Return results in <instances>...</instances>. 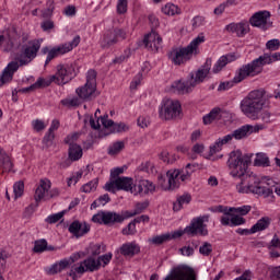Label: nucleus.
<instances>
[{
    "label": "nucleus",
    "mask_w": 280,
    "mask_h": 280,
    "mask_svg": "<svg viewBox=\"0 0 280 280\" xmlns=\"http://www.w3.org/2000/svg\"><path fill=\"white\" fill-rule=\"evenodd\" d=\"M205 34L201 33L192 39L188 46L173 50L170 55V59L173 65L180 67V65L189 62L194 56H198V54H200L199 47L205 43Z\"/></svg>",
    "instance_id": "39448f33"
},
{
    "label": "nucleus",
    "mask_w": 280,
    "mask_h": 280,
    "mask_svg": "<svg viewBox=\"0 0 280 280\" xmlns=\"http://www.w3.org/2000/svg\"><path fill=\"white\" fill-rule=\"evenodd\" d=\"M242 224H246V219L240 215H233L231 218V226H242Z\"/></svg>",
    "instance_id": "5fc2aeb1"
},
{
    "label": "nucleus",
    "mask_w": 280,
    "mask_h": 280,
    "mask_svg": "<svg viewBox=\"0 0 280 280\" xmlns=\"http://www.w3.org/2000/svg\"><path fill=\"white\" fill-rule=\"evenodd\" d=\"M126 12H128V0H118L117 13L126 14Z\"/></svg>",
    "instance_id": "3c124183"
},
{
    "label": "nucleus",
    "mask_w": 280,
    "mask_h": 280,
    "mask_svg": "<svg viewBox=\"0 0 280 280\" xmlns=\"http://www.w3.org/2000/svg\"><path fill=\"white\" fill-rule=\"evenodd\" d=\"M126 220V217L117 212L104 211V224H121Z\"/></svg>",
    "instance_id": "bb28decb"
},
{
    "label": "nucleus",
    "mask_w": 280,
    "mask_h": 280,
    "mask_svg": "<svg viewBox=\"0 0 280 280\" xmlns=\"http://www.w3.org/2000/svg\"><path fill=\"white\" fill-rule=\"evenodd\" d=\"M75 93L83 102H91L100 95V93H97V72L95 70L88 71L86 83L78 88Z\"/></svg>",
    "instance_id": "0eeeda50"
},
{
    "label": "nucleus",
    "mask_w": 280,
    "mask_h": 280,
    "mask_svg": "<svg viewBox=\"0 0 280 280\" xmlns=\"http://www.w3.org/2000/svg\"><path fill=\"white\" fill-rule=\"evenodd\" d=\"M101 122L104 128H110L113 130L115 126V121L108 119V115L101 116Z\"/></svg>",
    "instance_id": "13d9d810"
},
{
    "label": "nucleus",
    "mask_w": 280,
    "mask_h": 280,
    "mask_svg": "<svg viewBox=\"0 0 280 280\" xmlns=\"http://www.w3.org/2000/svg\"><path fill=\"white\" fill-rule=\"evenodd\" d=\"M259 130H264V125H245L241 128L234 130L232 133L228 135L226 137H231V141L233 139L240 140V139H246V137H250L253 132H259Z\"/></svg>",
    "instance_id": "4468645a"
},
{
    "label": "nucleus",
    "mask_w": 280,
    "mask_h": 280,
    "mask_svg": "<svg viewBox=\"0 0 280 280\" xmlns=\"http://www.w3.org/2000/svg\"><path fill=\"white\" fill-rule=\"evenodd\" d=\"M58 56H60V52L58 51L57 47L50 49L46 58V65H49L54 60V58H58Z\"/></svg>",
    "instance_id": "4d7b16f0"
},
{
    "label": "nucleus",
    "mask_w": 280,
    "mask_h": 280,
    "mask_svg": "<svg viewBox=\"0 0 280 280\" xmlns=\"http://www.w3.org/2000/svg\"><path fill=\"white\" fill-rule=\"evenodd\" d=\"M210 71L211 66L209 65V61H207L205 66H201L197 71L190 73V80L186 82L177 81L173 83L172 88L176 93H179V95L191 93V91H194L198 84H202V82L207 80Z\"/></svg>",
    "instance_id": "423d86ee"
},
{
    "label": "nucleus",
    "mask_w": 280,
    "mask_h": 280,
    "mask_svg": "<svg viewBox=\"0 0 280 280\" xmlns=\"http://www.w3.org/2000/svg\"><path fill=\"white\" fill-rule=\"evenodd\" d=\"M168 178L167 185L163 186L165 191H174V189H178L180 187V171L179 170H170L166 173Z\"/></svg>",
    "instance_id": "a211bd4d"
},
{
    "label": "nucleus",
    "mask_w": 280,
    "mask_h": 280,
    "mask_svg": "<svg viewBox=\"0 0 280 280\" xmlns=\"http://www.w3.org/2000/svg\"><path fill=\"white\" fill-rule=\"evenodd\" d=\"M264 62H270V58L266 56L259 57L250 63L242 66L232 81H225L219 84L218 91H229V89H233L235 84H240V82L246 80V78H255V75H259V73H261V65H264Z\"/></svg>",
    "instance_id": "7ed1b4c3"
},
{
    "label": "nucleus",
    "mask_w": 280,
    "mask_h": 280,
    "mask_svg": "<svg viewBox=\"0 0 280 280\" xmlns=\"http://www.w3.org/2000/svg\"><path fill=\"white\" fill-rule=\"evenodd\" d=\"M225 110L220 107H214L211 109V122L220 121L222 119V115H224Z\"/></svg>",
    "instance_id": "79ce46f5"
},
{
    "label": "nucleus",
    "mask_w": 280,
    "mask_h": 280,
    "mask_svg": "<svg viewBox=\"0 0 280 280\" xmlns=\"http://www.w3.org/2000/svg\"><path fill=\"white\" fill-rule=\"evenodd\" d=\"M231 176L240 178L236 189L238 194H256L264 198H273V194L280 196V186L268 177H259L254 173H248L250 156L243 155L242 151H232L230 153Z\"/></svg>",
    "instance_id": "f257e3e1"
},
{
    "label": "nucleus",
    "mask_w": 280,
    "mask_h": 280,
    "mask_svg": "<svg viewBox=\"0 0 280 280\" xmlns=\"http://www.w3.org/2000/svg\"><path fill=\"white\" fill-rule=\"evenodd\" d=\"M126 32L121 28H112L107 31L103 39L101 40V47L103 49H108V47H113V45H117L119 40H125Z\"/></svg>",
    "instance_id": "9b49d317"
},
{
    "label": "nucleus",
    "mask_w": 280,
    "mask_h": 280,
    "mask_svg": "<svg viewBox=\"0 0 280 280\" xmlns=\"http://www.w3.org/2000/svg\"><path fill=\"white\" fill-rule=\"evenodd\" d=\"M199 253L205 257H209L211 255V244L205 243L202 246H200Z\"/></svg>",
    "instance_id": "052dcab7"
},
{
    "label": "nucleus",
    "mask_w": 280,
    "mask_h": 280,
    "mask_svg": "<svg viewBox=\"0 0 280 280\" xmlns=\"http://www.w3.org/2000/svg\"><path fill=\"white\" fill-rule=\"evenodd\" d=\"M122 235H136L137 233V223L131 221L126 228L121 231Z\"/></svg>",
    "instance_id": "37998d69"
},
{
    "label": "nucleus",
    "mask_w": 280,
    "mask_h": 280,
    "mask_svg": "<svg viewBox=\"0 0 280 280\" xmlns=\"http://www.w3.org/2000/svg\"><path fill=\"white\" fill-rule=\"evenodd\" d=\"M191 202V195L184 194L177 197L176 201L173 203V211H180L184 205H189Z\"/></svg>",
    "instance_id": "7c9ffc66"
},
{
    "label": "nucleus",
    "mask_w": 280,
    "mask_h": 280,
    "mask_svg": "<svg viewBox=\"0 0 280 280\" xmlns=\"http://www.w3.org/2000/svg\"><path fill=\"white\" fill-rule=\"evenodd\" d=\"M163 14H166V16H175V14H180V10L178 5L174 3H166L164 7H162Z\"/></svg>",
    "instance_id": "2f4dec72"
},
{
    "label": "nucleus",
    "mask_w": 280,
    "mask_h": 280,
    "mask_svg": "<svg viewBox=\"0 0 280 280\" xmlns=\"http://www.w3.org/2000/svg\"><path fill=\"white\" fill-rule=\"evenodd\" d=\"M191 152H194V154H202L205 152V144L195 143L191 148Z\"/></svg>",
    "instance_id": "0e129e2a"
},
{
    "label": "nucleus",
    "mask_w": 280,
    "mask_h": 280,
    "mask_svg": "<svg viewBox=\"0 0 280 280\" xmlns=\"http://www.w3.org/2000/svg\"><path fill=\"white\" fill-rule=\"evenodd\" d=\"M271 280H280V267H275L272 269Z\"/></svg>",
    "instance_id": "774afa93"
},
{
    "label": "nucleus",
    "mask_w": 280,
    "mask_h": 280,
    "mask_svg": "<svg viewBox=\"0 0 280 280\" xmlns=\"http://www.w3.org/2000/svg\"><path fill=\"white\" fill-rule=\"evenodd\" d=\"M266 47L269 51H277L280 47V42L279 39H270L267 42Z\"/></svg>",
    "instance_id": "6e6d98bb"
},
{
    "label": "nucleus",
    "mask_w": 280,
    "mask_h": 280,
    "mask_svg": "<svg viewBox=\"0 0 280 280\" xmlns=\"http://www.w3.org/2000/svg\"><path fill=\"white\" fill-rule=\"evenodd\" d=\"M92 222L104 224V211H101L92 217Z\"/></svg>",
    "instance_id": "69168bd1"
},
{
    "label": "nucleus",
    "mask_w": 280,
    "mask_h": 280,
    "mask_svg": "<svg viewBox=\"0 0 280 280\" xmlns=\"http://www.w3.org/2000/svg\"><path fill=\"white\" fill-rule=\"evenodd\" d=\"M0 167L3 172H12V160L2 149H0Z\"/></svg>",
    "instance_id": "cd10ccee"
},
{
    "label": "nucleus",
    "mask_w": 280,
    "mask_h": 280,
    "mask_svg": "<svg viewBox=\"0 0 280 280\" xmlns=\"http://www.w3.org/2000/svg\"><path fill=\"white\" fill-rule=\"evenodd\" d=\"M124 148H126V144L124 143V141H117L108 148V154L110 156H115V154H119V152H121Z\"/></svg>",
    "instance_id": "c9c22d12"
},
{
    "label": "nucleus",
    "mask_w": 280,
    "mask_h": 280,
    "mask_svg": "<svg viewBox=\"0 0 280 280\" xmlns=\"http://www.w3.org/2000/svg\"><path fill=\"white\" fill-rule=\"evenodd\" d=\"M156 191V185L151 180L138 178L133 185V196H152Z\"/></svg>",
    "instance_id": "ddd939ff"
},
{
    "label": "nucleus",
    "mask_w": 280,
    "mask_h": 280,
    "mask_svg": "<svg viewBox=\"0 0 280 280\" xmlns=\"http://www.w3.org/2000/svg\"><path fill=\"white\" fill-rule=\"evenodd\" d=\"M80 96H73L72 98H65L61 101L62 106H68V108H73L75 106H80L82 102L80 101Z\"/></svg>",
    "instance_id": "4c0bfd02"
},
{
    "label": "nucleus",
    "mask_w": 280,
    "mask_h": 280,
    "mask_svg": "<svg viewBox=\"0 0 280 280\" xmlns=\"http://www.w3.org/2000/svg\"><path fill=\"white\" fill-rule=\"evenodd\" d=\"M75 260L73 258L70 259H62L59 262H57V265H59L60 270H66V268H69V266H71V264H73Z\"/></svg>",
    "instance_id": "680f3d73"
},
{
    "label": "nucleus",
    "mask_w": 280,
    "mask_h": 280,
    "mask_svg": "<svg viewBox=\"0 0 280 280\" xmlns=\"http://www.w3.org/2000/svg\"><path fill=\"white\" fill-rule=\"evenodd\" d=\"M80 139V132H74L66 137L65 143L68 145H78L75 141Z\"/></svg>",
    "instance_id": "603ef678"
},
{
    "label": "nucleus",
    "mask_w": 280,
    "mask_h": 280,
    "mask_svg": "<svg viewBox=\"0 0 280 280\" xmlns=\"http://www.w3.org/2000/svg\"><path fill=\"white\" fill-rule=\"evenodd\" d=\"M100 268H102V262L93 257H89L81 261L80 266L77 268V271L78 275H84V272H95Z\"/></svg>",
    "instance_id": "dca6fc26"
},
{
    "label": "nucleus",
    "mask_w": 280,
    "mask_h": 280,
    "mask_svg": "<svg viewBox=\"0 0 280 280\" xmlns=\"http://www.w3.org/2000/svg\"><path fill=\"white\" fill-rule=\"evenodd\" d=\"M97 185H98V180L93 179V180L89 182L88 184H84L82 186L81 190L84 194H91V191H95V189H97Z\"/></svg>",
    "instance_id": "a19ab883"
},
{
    "label": "nucleus",
    "mask_w": 280,
    "mask_h": 280,
    "mask_svg": "<svg viewBox=\"0 0 280 280\" xmlns=\"http://www.w3.org/2000/svg\"><path fill=\"white\" fill-rule=\"evenodd\" d=\"M51 82H54V80H51V77L49 79L39 78L33 84V86H35V89H45V88L49 86L51 84Z\"/></svg>",
    "instance_id": "c03bdc74"
},
{
    "label": "nucleus",
    "mask_w": 280,
    "mask_h": 280,
    "mask_svg": "<svg viewBox=\"0 0 280 280\" xmlns=\"http://www.w3.org/2000/svg\"><path fill=\"white\" fill-rule=\"evenodd\" d=\"M49 189H51V182L49 179H40L39 186L36 188L34 195L35 202L37 203V206L40 202V200L45 198V195L49 191Z\"/></svg>",
    "instance_id": "412c9836"
},
{
    "label": "nucleus",
    "mask_w": 280,
    "mask_h": 280,
    "mask_svg": "<svg viewBox=\"0 0 280 280\" xmlns=\"http://www.w3.org/2000/svg\"><path fill=\"white\" fill-rule=\"evenodd\" d=\"M33 128L36 130V132H40L42 130H45L46 126L43 120H35L33 121Z\"/></svg>",
    "instance_id": "338daca9"
},
{
    "label": "nucleus",
    "mask_w": 280,
    "mask_h": 280,
    "mask_svg": "<svg viewBox=\"0 0 280 280\" xmlns=\"http://www.w3.org/2000/svg\"><path fill=\"white\" fill-rule=\"evenodd\" d=\"M54 139H56V135L52 131H48L43 139L44 145L51 148V145H54Z\"/></svg>",
    "instance_id": "49530a36"
},
{
    "label": "nucleus",
    "mask_w": 280,
    "mask_h": 280,
    "mask_svg": "<svg viewBox=\"0 0 280 280\" xmlns=\"http://www.w3.org/2000/svg\"><path fill=\"white\" fill-rule=\"evenodd\" d=\"M196 170H200V164L198 163H188L185 168H183L180 172V182L185 183V180H189L191 178V174L196 172Z\"/></svg>",
    "instance_id": "393cba45"
},
{
    "label": "nucleus",
    "mask_w": 280,
    "mask_h": 280,
    "mask_svg": "<svg viewBox=\"0 0 280 280\" xmlns=\"http://www.w3.org/2000/svg\"><path fill=\"white\" fill-rule=\"evenodd\" d=\"M82 147L80 144H70L68 150V156L70 161H80L82 159Z\"/></svg>",
    "instance_id": "c85d7f7f"
},
{
    "label": "nucleus",
    "mask_w": 280,
    "mask_h": 280,
    "mask_svg": "<svg viewBox=\"0 0 280 280\" xmlns=\"http://www.w3.org/2000/svg\"><path fill=\"white\" fill-rule=\"evenodd\" d=\"M110 259H113V254L108 253L105 255L100 256L96 260L100 261L101 266L105 268V266H108L110 264Z\"/></svg>",
    "instance_id": "864d4df0"
},
{
    "label": "nucleus",
    "mask_w": 280,
    "mask_h": 280,
    "mask_svg": "<svg viewBox=\"0 0 280 280\" xmlns=\"http://www.w3.org/2000/svg\"><path fill=\"white\" fill-rule=\"evenodd\" d=\"M172 240V234L166 233L158 236H153L149 238L150 244H154L155 246H161V244H165V242H170Z\"/></svg>",
    "instance_id": "473e14b6"
},
{
    "label": "nucleus",
    "mask_w": 280,
    "mask_h": 280,
    "mask_svg": "<svg viewBox=\"0 0 280 280\" xmlns=\"http://www.w3.org/2000/svg\"><path fill=\"white\" fill-rule=\"evenodd\" d=\"M265 95L266 90H254L241 101L240 108L248 119H253L254 121L259 119V115L264 110V106H266Z\"/></svg>",
    "instance_id": "20e7f679"
},
{
    "label": "nucleus",
    "mask_w": 280,
    "mask_h": 280,
    "mask_svg": "<svg viewBox=\"0 0 280 280\" xmlns=\"http://www.w3.org/2000/svg\"><path fill=\"white\" fill-rule=\"evenodd\" d=\"M250 206H243L238 208H230V212L235 211V213H240V215H248L250 213Z\"/></svg>",
    "instance_id": "8fccbe9b"
},
{
    "label": "nucleus",
    "mask_w": 280,
    "mask_h": 280,
    "mask_svg": "<svg viewBox=\"0 0 280 280\" xmlns=\"http://www.w3.org/2000/svg\"><path fill=\"white\" fill-rule=\"evenodd\" d=\"M105 189L106 191H113V194H115V189L118 191H130V194H135V179H132V177H118L106 183Z\"/></svg>",
    "instance_id": "9d476101"
},
{
    "label": "nucleus",
    "mask_w": 280,
    "mask_h": 280,
    "mask_svg": "<svg viewBox=\"0 0 280 280\" xmlns=\"http://www.w3.org/2000/svg\"><path fill=\"white\" fill-rule=\"evenodd\" d=\"M225 30L230 34H235L238 38H244V36L250 32V23H248V21L233 22L226 25Z\"/></svg>",
    "instance_id": "2eb2a0df"
},
{
    "label": "nucleus",
    "mask_w": 280,
    "mask_h": 280,
    "mask_svg": "<svg viewBox=\"0 0 280 280\" xmlns=\"http://www.w3.org/2000/svg\"><path fill=\"white\" fill-rule=\"evenodd\" d=\"M46 248H47V240L42 238V240L35 241L33 252L45 253Z\"/></svg>",
    "instance_id": "ea45409f"
},
{
    "label": "nucleus",
    "mask_w": 280,
    "mask_h": 280,
    "mask_svg": "<svg viewBox=\"0 0 280 280\" xmlns=\"http://www.w3.org/2000/svg\"><path fill=\"white\" fill-rule=\"evenodd\" d=\"M51 80L59 85L69 84L73 80V67L58 65L57 72L55 75H51Z\"/></svg>",
    "instance_id": "f8f14e48"
},
{
    "label": "nucleus",
    "mask_w": 280,
    "mask_h": 280,
    "mask_svg": "<svg viewBox=\"0 0 280 280\" xmlns=\"http://www.w3.org/2000/svg\"><path fill=\"white\" fill-rule=\"evenodd\" d=\"M80 45V35L73 37L71 42L61 44L57 46V51H59V56H65V54H69V51H73L75 47Z\"/></svg>",
    "instance_id": "5701e85b"
},
{
    "label": "nucleus",
    "mask_w": 280,
    "mask_h": 280,
    "mask_svg": "<svg viewBox=\"0 0 280 280\" xmlns=\"http://www.w3.org/2000/svg\"><path fill=\"white\" fill-rule=\"evenodd\" d=\"M141 252V248L137 243H125L120 247V255H124V257H135V255H138V253Z\"/></svg>",
    "instance_id": "b1692460"
},
{
    "label": "nucleus",
    "mask_w": 280,
    "mask_h": 280,
    "mask_svg": "<svg viewBox=\"0 0 280 280\" xmlns=\"http://www.w3.org/2000/svg\"><path fill=\"white\" fill-rule=\"evenodd\" d=\"M148 207H150V201L148 200L138 202L136 203L133 213L128 214V212H126V218H132L135 215H139V213H143V211H145Z\"/></svg>",
    "instance_id": "72a5a7b5"
},
{
    "label": "nucleus",
    "mask_w": 280,
    "mask_h": 280,
    "mask_svg": "<svg viewBox=\"0 0 280 280\" xmlns=\"http://www.w3.org/2000/svg\"><path fill=\"white\" fill-rule=\"evenodd\" d=\"M24 191H25V183H23V180L16 182L13 185L14 200H16L18 198H21Z\"/></svg>",
    "instance_id": "e433bc0d"
},
{
    "label": "nucleus",
    "mask_w": 280,
    "mask_h": 280,
    "mask_svg": "<svg viewBox=\"0 0 280 280\" xmlns=\"http://www.w3.org/2000/svg\"><path fill=\"white\" fill-rule=\"evenodd\" d=\"M126 130H128V127L126 124H124V122L115 124L114 122L112 132H126Z\"/></svg>",
    "instance_id": "e2e57ef3"
},
{
    "label": "nucleus",
    "mask_w": 280,
    "mask_h": 280,
    "mask_svg": "<svg viewBox=\"0 0 280 280\" xmlns=\"http://www.w3.org/2000/svg\"><path fill=\"white\" fill-rule=\"evenodd\" d=\"M107 202H110V196H108V194L102 195L97 198V200L93 201L91 209H97V207H101V205L104 207V205H107Z\"/></svg>",
    "instance_id": "58836bf2"
},
{
    "label": "nucleus",
    "mask_w": 280,
    "mask_h": 280,
    "mask_svg": "<svg viewBox=\"0 0 280 280\" xmlns=\"http://www.w3.org/2000/svg\"><path fill=\"white\" fill-rule=\"evenodd\" d=\"M20 37L21 36L19 35V32H16V28L14 27L10 28L8 32V42L3 47V51L5 54L12 51V49H14V40H16Z\"/></svg>",
    "instance_id": "a878e982"
},
{
    "label": "nucleus",
    "mask_w": 280,
    "mask_h": 280,
    "mask_svg": "<svg viewBox=\"0 0 280 280\" xmlns=\"http://www.w3.org/2000/svg\"><path fill=\"white\" fill-rule=\"evenodd\" d=\"M255 165L261 166L262 167H268L270 165V159L268 156L258 154L256 160H255Z\"/></svg>",
    "instance_id": "a18cd8bd"
},
{
    "label": "nucleus",
    "mask_w": 280,
    "mask_h": 280,
    "mask_svg": "<svg viewBox=\"0 0 280 280\" xmlns=\"http://www.w3.org/2000/svg\"><path fill=\"white\" fill-rule=\"evenodd\" d=\"M270 217H264L257 221L256 224L252 226V232L259 233V231H266L270 226Z\"/></svg>",
    "instance_id": "c756f323"
},
{
    "label": "nucleus",
    "mask_w": 280,
    "mask_h": 280,
    "mask_svg": "<svg viewBox=\"0 0 280 280\" xmlns=\"http://www.w3.org/2000/svg\"><path fill=\"white\" fill-rule=\"evenodd\" d=\"M143 43L147 49H151V51H159V49H161V45H163V38H161L159 33L152 31L144 37Z\"/></svg>",
    "instance_id": "f3484780"
},
{
    "label": "nucleus",
    "mask_w": 280,
    "mask_h": 280,
    "mask_svg": "<svg viewBox=\"0 0 280 280\" xmlns=\"http://www.w3.org/2000/svg\"><path fill=\"white\" fill-rule=\"evenodd\" d=\"M226 65V57H221L214 65L212 69V73H220L222 71V68Z\"/></svg>",
    "instance_id": "09e8293b"
},
{
    "label": "nucleus",
    "mask_w": 280,
    "mask_h": 280,
    "mask_svg": "<svg viewBox=\"0 0 280 280\" xmlns=\"http://www.w3.org/2000/svg\"><path fill=\"white\" fill-rule=\"evenodd\" d=\"M142 80H143V74L142 73H138L135 77V79L132 80L131 84H130L131 91H136L137 86H139V84H141Z\"/></svg>",
    "instance_id": "bf43d9fd"
},
{
    "label": "nucleus",
    "mask_w": 280,
    "mask_h": 280,
    "mask_svg": "<svg viewBox=\"0 0 280 280\" xmlns=\"http://www.w3.org/2000/svg\"><path fill=\"white\" fill-rule=\"evenodd\" d=\"M38 51H40V39H33L27 42L26 45H23L21 48L20 60L9 62L0 74V86L10 84V82L14 80V74L19 71L20 67L30 65V62L38 56Z\"/></svg>",
    "instance_id": "f03ea898"
},
{
    "label": "nucleus",
    "mask_w": 280,
    "mask_h": 280,
    "mask_svg": "<svg viewBox=\"0 0 280 280\" xmlns=\"http://www.w3.org/2000/svg\"><path fill=\"white\" fill-rule=\"evenodd\" d=\"M68 231L77 238L84 237V235L91 231V225L88 223H81L80 221H73L69 225Z\"/></svg>",
    "instance_id": "6ab92c4d"
},
{
    "label": "nucleus",
    "mask_w": 280,
    "mask_h": 280,
    "mask_svg": "<svg viewBox=\"0 0 280 280\" xmlns=\"http://www.w3.org/2000/svg\"><path fill=\"white\" fill-rule=\"evenodd\" d=\"M185 234L191 235L192 237L196 235H208L209 231H207V225L205 224V217L192 219L190 224L184 230L173 232L171 240H178V237H183Z\"/></svg>",
    "instance_id": "6e6552de"
},
{
    "label": "nucleus",
    "mask_w": 280,
    "mask_h": 280,
    "mask_svg": "<svg viewBox=\"0 0 280 280\" xmlns=\"http://www.w3.org/2000/svg\"><path fill=\"white\" fill-rule=\"evenodd\" d=\"M183 109L180 108V102L174 101L172 98H166L160 109L161 119H176L180 117Z\"/></svg>",
    "instance_id": "1a4fd4ad"
},
{
    "label": "nucleus",
    "mask_w": 280,
    "mask_h": 280,
    "mask_svg": "<svg viewBox=\"0 0 280 280\" xmlns=\"http://www.w3.org/2000/svg\"><path fill=\"white\" fill-rule=\"evenodd\" d=\"M231 136H225L223 138H219L218 141L214 142V144L211 148V156L212 161H218V159H222L224 155L220 152H222V145H226V143H230ZM217 156H213V154H218Z\"/></svg>",
    "instance_id": "4be33fe9"
},
{
    "label": "nucleus",
    "mask_w": 280,
    "mask_h": 280,
    "mask_svg": "<svg viewBox=\"0 0 280 280\" xmlns=\"http://www.w3.org/2000/svg\"><path fill=\"white\" fill-rule=\"evenodd\" d=\"M268 19H270V13L268 11L256 12L250 19L249 23L253 27H266L268 24Z\"/></svg>",
    "instance_id": "aec40b11"
},
{
    "label": "nucleus",
    "mask_w": 280,
    "mask_h": 280,
    "mask_svg": "<svg viewBox=\"0 0 280 280\" xmlns=\"http://www.w3.org/2000/svg\"><path fill=\"white\" fill-rule=\"evenodd\" d=\"M88 253L92 257H97V255H102V253H106V245H101V244L90 245Z\"/></svg>",
    "instance_id": "f704fd0d"
},
{
    "label": "nucleus",
    "mask_w": 280,
    "mask_h": 280,
    "mask_svg": "<svg viewBox=\"0 0 280 280\" xmlns=\"http://www.w3.org/2000/svg\"><path fill=\"white\" fill-rule=\"evenodd\" d=\"M63 217H65V212H59V213L50 214L46 219V222L48 224H56V222H60V220H62Z\"/></svg>",
    "instance_id": "de8ad7c7"
}]
</instances>
